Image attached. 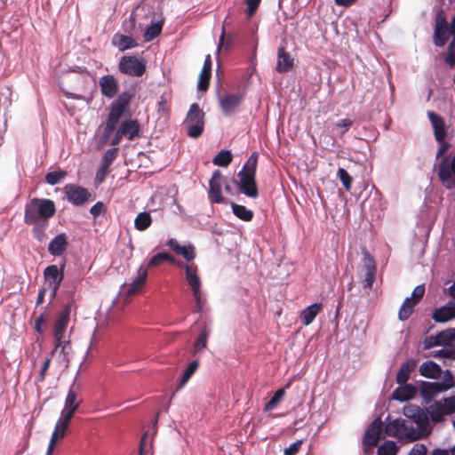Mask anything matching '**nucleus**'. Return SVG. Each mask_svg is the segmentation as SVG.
<instances>
[{
  "mask_svg": "<svg viewBox=\"0 0 455 455\" xmlns=\"http://www.w3.org/2000/svg\"><path fill=\"white\" fill-rule=\"evenodd\" d=\"M152 449V438L149 437L148 433L145 432L140 443V455L148 454Z\"/></svg>",
  "mask_w": 455,
  "mask_h": 455,
  "instance_id": "47",
  "label": "nucleus"
},
{
  "mask_svg": "<svg viewBox=\"0 0 455 455\" xmlns=\"http://www.w3.org/2000/svg\"><path fill=\"white\" fill-rule=\"evenodd\" d=\"M212 76V70L202 68L197 82V89L201 92L208 90L210 80Z\"/></svg>",
  "mask_w": 455,
  "mask_h": 455,
  "instance_id": "41",
  "label": "nucleus"
},
{
  "mask_svg": "<svg viewBox=\"0 0 455 455\" xmlns=\"http://www.w3.org/2000/svg\"><path fill=\"white\" fill-rule=\"evenodd\" d=\"M106 206L102 202H98L90 209L91 214L96 218L106 212Z\"/></svg>",
  "mask_w": 455,
  "mask_h": 455,
  "instance_id": "57",
  "label": "nucleus"
},
{
  "mask_svg": "<svg viewBox=\"0 0 455 455\" xmlns=\"http://www.w3.org/2000/svg\"><path fill=\"white\" fill-rule=\"evenodd\" d=\"M101 94L108 99L114 98L118 92V83L112 75H106L100 78Z\"/></svg>",
  "mask_w": 455,
  "mask_h": 455,
  "instance_id": "18",
  "label": "nucleus"
},
{
  "mask_svg": "<svg viewBox=\"0 0 455 455\" xmlns=\"http://www.w3.org/2000/svg\"><path fill=\"white\" fill-rule=\"evenodd\" d=\"M152 223L151 215L147 212H140L134 220L135 228L139 231H144L150 227Z\"/></svg>",
  "mask_w": 455,
  "mask_h": 455,
  "instance_id": "34",
  "label": "nucleus"
},
{
  "mask_svg": "<svg viewBox=\"0 0 455 455\" xmlns=\"http://www.w3.org/2000/svg\"><path fill=\"white\" fill-rule=\"evenodd\" d=\"M403 414L411 421V424L417 425L416 430L425 434V436L428 435V416L423 409L417 405H408L403 408Z\"/></svg>",
  "mask_w": 455,
  "mask_h": 455,
  "instance_id": "7",
  "label": "nucleus"
},
{
  "mask_svg": "<svg viewBox=\"0 0 455 455\" xmlns=\"http://www.w3.org/2000/svg\"><path fill=\"white\" fill-rule=\"evenodd\" d=\"M74 414L75 411H66L65 409L62 411L61 419L58 421V423L62 426V428L68 429Z\"/></svg>",
  "mask_w": 455,
  "mask_h": 455,
  "instance_id": "53",
  "label": "nucleus"
},
{
  "mask_svg": "<svg viewBox=\"0 0 455 455\" xmlns=\"http://www.w3.org/2000/svg\"><path fill=\"white\" fill-rule=\"evenodd\" d=\"M354 122L351 119L346 118L340 121H338L335 124L336 128H344V131L340 132V134L343 135L352 125Z\"/></svg>",
  "mask_w": 455,
  "mask_h": 455,
  "instance_id": "62",
  "label": "nucleus"
},
{
  "mask_svg": "<svg viewBox=\"0 0 455 455\" xmlns=\"http://www.w3.org/2000/svg\"><path fill=\"white\" fill-rule=\"evenodd\" d=\"M146 69V60L133 55L122 56L118 62L119 72L129 76L140 77L145 74Z\"/></svg>",
  "mask_w": 455,
  "mask_h": 455,
  "instance_id": "6",
  "label": "nucleus"
},
{
  "mask_svg": "<svg viewBox=\"0 0 455 455\" xmlns=\"http://www.w3.org/2000/svg\"><path fill=\"white\" fill-rule=\"evenodd\" d=\"M383 423L380 418L375 419L366 428L363 436V450L365 453L376 447L380 440Z\"/></svg>",
  "mask_w": 455,
  "mask_h": 455,
  "instance_id": "8",
  "label": "nucleus"
},
{
  "mask_svg": "<svg viewBox=\"0 0 455 455\" xmlns=\"http://www.w3.org/2000/svg\"><path fill=\"white\" fill-rule=\"evenodd\" d=\"M135 95L133 89L125 90L110 104V109L121 115L128 111L132 100Z\"/></svg>",
  "mask_w": 455,
  "mask_h": 455,
  "instance_id": "17",
  "label": "nucleus"
},
{
  "mask_svg": "<svg viewBox=\"0 0 455 455\" xmlns=\"http://www.w3.org/2000/svg\"><path fill=\"white\" fill-rule=\"evenodd\" d=\"M148 273V267H144L143 266L140 267L136 278L132 281L127 290L128 295H134L141 290L146 283Z\"/></svg>",
  "mask_w": 455,
  "mask_h": 455,
  "instance_id": "26",
  "label": "nucleus"
},
{
  "mask_svg": "<svg viewBox=\"0 0 455 455\" xmlns=\"http://www.w3.org/2000/svg\"><path fill=\"white\" fill-rule=\"evenodd\" d=\"M362 272L363 273V288L371 290L376 279L377 267L374 258L366 248L363 249Z\"/></svg>",
  "mask_w": 455,
  "mask_h": 455,
  "instance_id": "10",
  "label": "nucleus"
},
{
  "mask_svg": "<svg viewBox=\"0 0 455 455\" xmlns=\"http://www.w3.org/2000/svg\"><path fill=\"white\" fill-rule=\"evenodd\" d=\"M438 178L441 183L448 189L455 188V154L450 161L447 156H444L437 170Z\"/></svg>",
  "mask_w": 455,
  "mask_h": 455,
  "instance_id": "9",
  "label": "nucleus"
},
{
  "mask_svg": "<svg viewBox=\"0 0 455 455\" xmlns=\"http://www.w3.org/2000/svg\"><path fill=\"white\" fill-rule=\"evenodd\" d=\"M294 67V59L286 50V43L281 44L277 49V62L275 66L276 72L280 74L288 73Z\"/></svg>",
  "mask_w": 455,
  "mask_h": 455,
  "instance_id": "14",
  "label": "nucleus"
},
{
  "mask_svg": "<svg viewBox=\"0 0 455 455\" xmlns=\"http://www.w3.org/2000/svg\"><path fill=\"white\" fill-rule=\"evenodd\" d=\"M51 361H52L51 357L45 358V360L44 361L43 365L41 367V370H40L38 375L36 376V382L42 383L44 381L46 374H47V371L51 364Z\"/></svg>",
  "mask_w": 455,
  "mask_h": 455,
  "instance_id": "54",
  "label": "nucleus"
},
{
  "mask_svg": "<svg viewBox=\"0 0 455 455\" xmlns=\"http://www.w3.org/2000/svg\"><path fill=\"white\" fill-rule=\"evenodd\" d=\"M439 402L441 403L443 410H444L443 412H445L446 415H451L455 412V396L443 398Z\"/></svg>",
  "mask_w": 455,
  "mask_h": 455,
  "instance_id": "50",
  "label": "nucleus"
},
{
  "mask_svg": "<svg viewBox=\"0 0 455 455\" xmlns=\"http://www.w3.org/2000/svg\"><path fill=\"white\" fill-rule=\"evenodd\" d=\"M118 149L116 148L108 149L102 156L101 163L104 164L105 167L112 164L113 161L117 156Z\"/></svg>",
  "mask_w": 455,
  "mask_h": 455,
  "instance_id": "51",
  "label": "nucleus"
},
{
  "mask_svg": "<svg viewBox=\"0 0 455 455\" xmlns=\"http://www.w3.org/2000/svg\"><path fill=\"white\" fill-rule=\"evenodd\" d=\"M47 222H37L36 224H32L34 226L32 232L34 237L39 242L44 241L46 238L45 228L47 227Z\"/></svg>",
  "mask_w": 455,
  "mask_h": 455,
  "instance_id": "48",
  "label": "nucleus"
},
{
  "mask_svg": "<svg viewBox=\"0 0 455 455\" xmlns=\"http://www.w3.org/2000/svg\"><path fill=\"white\" fill-rule=\"evenodd\" d=\"M420 394L425 399H431L442 391L439 382L422 381L419 387Z\"/></svg>",
  "mask_w": 455,
  "mask_h": 455,
  "instance_id": "30",
  "label": "nucleus"
},
{
  "mask_svg": "<svg viewBox=\"0 0 455 455\" xmlns=\"http://www.w3.org/2000/svg\"><path fill=\"white\" fill-rule=\"evenodd\" d=\"M198 367H199L198 360L193 361L188 364V366L187 367V369L185 370V371L183 372V374L180 378V380L179 383V388L183 387L188 383V381L192 377V375L196 371Z\"/></svg>",
  "mask_w": 455,
  "mask_h": 455,
  "instance_id": "39",
  "label": "nucleus"
},
{
  "mask_svg": "<svg viewBox=\"0 0 455 455\" xmlns=\"http://www.w3.org/2000/svg\"><path fill=\"white\" fill-rule=\"evenodd\" d=\"M302 443V440H298L291 443L288 448L284 449L283 455H296L299 451Z\"/></svg>",
  "mask_w": 455,
  "mask_h": 455,
  "instance_id": "55",
  "label": "nucleus"
},
{
  "mask_svg": "<svg viewBox=\"0 0 455 455\" xmlns=\"http://www.w3.org/2000/svg\"><path fill=\"white\" fill-rule=\"evenodd\" d=\"M56 212L53 201L50 199L33 198L25 208L24 221L26 224H36L42 220L47 222Z\"/></svg>",
  "mask_w": 455,
  "mask_h": 455,
  "instance_id": "2",
  "label": "nucleus"
},
{
  "mask_svg": "<svg viewBox=\"0 0 455 455\" xmlns=\"http://www.w3.org/2000/svg\"><path fill=\"white\" fill-rule=\"evenodd\" d=\"M449 38L448 36V28L447 24L445 20H443V23L440 24L439 22L436 25L435 35H434V41L436 46H443L445 44Z\"/></svg>",
  "mask_w": 455,
  "mask_h": 455,
  "instance_id": "31",
  "label": "nucleus"
},
{
  "mask_svg": "<svg viewBox=\"0 0 455 455\" xmlns=\"http://www.w3.org/2000/svg\"><path fill=\"white\" fill-rule=\"evenodd\" d=\"M67 175V172L63 170H55L48 172L45 175V181L50 185H55L60 182Z\"/></svg>",
  "mask_w": 455,
  "mask_h": 455,
  "instance_id": "45",
  "label": "nucleus"
},
{
  "mask_svg": "<svg viewBox=\"0 0 455 455\" xmlns=\"http://www.w3.org/2000/svg\"><path fill=\"white\" fill-rule=\"evenodd\" d=\"M285 395L284 388L277 389L272 398L265 404L264 411H272L275 406L282 401L283 397Z\"/></svg>",
  "mask_w": 455,
  "mask_h": 455,
  "instance_id": "43",
  "label": "nucleus"
},
{
  "mask_svg": "<svg viewBox=\"0 0 455 455\" xmlns=\"http://www.w3.org/2000/svg\"><path fill=\"white\" fill-rule=\"evenodd\" d=\"M232 161V154L228 150H221L213 158L214 165L227 167Z\"/></svg>",
  "mask_w": 455,
  "mask_h": 455,
  "instance_id": "40",
  "label": "nucleus"
},
{
  "mask_svg": "<svg viewBox=\"0 0 455 455\" xmlns=\"http://www.w3.org/2000/svg\"><path fill=\"white\" fill-rule=\"evenodd\" d=\"M418 303L415 302L413 299H411L410 298H406L404 301L403 302L402 306L400 307L399 312H398V318L401 321L407 320L411 314L414 311V307H416Z\"/></svg>",
  "mask_w": 455,
  "mask_h": 455,
  "instance_id": "32",
  "label": "nucleus"
},
{
  "mask_svg": "<svg viewBox=\"0 0 455 455\" xmlns=\"http://www.w3.org/2000/svg\"><path fill=\"white\" fill-rule=\"evenodd\" d=\"M45 319L43 315H40L35 321V329L38 333H43L42 326L44 324Z\"/></svg>",
  "mask_w": 455,
  "mask_h": 455,
  "instance_id": "64",
  "label": "nucleus"
},
{
  "mask_svg": "<svg viewBox=\"0 0 455 455\" xmlns=\"http://www.w3.org/2000/svg\"><path fill=\"white\" fill-rule=\"evenodd\" d=\"M119 133L123 134L124 137L128 138L130 140H134L140 132V125L137 120H126L124 121L119 128Z\"/></svg>",
  "mask_w": 455,
  "mask_h": 455,
  "instance_id": "25",
  "label": "nucleus"
},
{
  "mask_svg": "<svg viewBox=\"0 0 455 455\" xmlns=\"http://www.w3.org/2000/svg\"><path fill=\"white\" fill-rule=\"evenodd\" d=\"M337 177L339 179L345 189L347 191H350L353 182L351 175L344 168H339Z\"/></svg>",
  "mask_w": 455,
  "mask_h": 455,
  "instance_id": "46",
  "label": "nucleus"
},
{
  "mask_svg": "<svg viewBox=\"0 0 455 455\" xmlns=\"http://www.w3.org/2000/svg\"><path fill=\"white\" fill-rule=\"evenodd\" d=\"M69 307L67 306L58 315L57 320L54 324L53 329V336H54V343L55 347L52 351V355H53L60 346L62 344V339L64 337V333L66 331L68 323L69 322Z\"/></svg>",
  "mask_w": 455,
  "mask_h": 455,
  "instance_id": "12",
  "label": "nucleus"
},
{
  "mask_svg": "<svg viewBox=\"0 0 455 455\" xmlns=\"http://www.w3.org/2000/svg\"><path fill=\"white\" fill-rule=\"evenodd\" d=\"M432 317L436 323H446L455 318V303L449 302L440 308H436Z\"/></svg>",
  "mask_w": 455,
  "mask_h": 455,
  "instance_id": "21",
  "label": "nucleus"
},
{
  "mask_svg": "<svg viewBox=\"0 0 455 455\" xmlns=\"http://www.w3.org/2000/svg\"><path fill=\"white\" fill-rule=\"evenodd\" d=\"M111 44L117 47L120 52H124L138 46V43L133 37L120 33L114 35Z\"/></svg>",
  "mask_w": 455,
  "mask_h": 455,
  "instance_id": "22",
  "label": "nucleus"
},
{
  "mask_svg": "<svg viewBox=\"0 0 455 455\" xmlns=\"http://www.w3.org/2000/svg\"><path fill=\"white\" fill-rule=\"evenodd\" d=\"M177 254L181 255L186 260L191 261L196 258L195 247L191 244L181 245Z\"/></svg>",
  "mask_w": 455,
  "mask_h": 455,
  "instance_id": "49",
  "label": "nucleus"
},
{
  "mask_svg": "<svg viewBox=\"0 0 455 455\" xmlns=\"http://www.w3.org/2000/svg\"><path fill=\"white\" fill-rule=\"evenodd\" d=\"M63 191L68 202L76 206L83 205L92 197L87 188L76 184H67Z\"/></svg>",
  "mask_w": 455,
  "mask_h": 455,
  "instance_id": "11",
  "label": "nucleus"
},
{
  "mask_svg": "<svg viewBox=\"0 0 455 455\" xmlns=\"http://www.w3.org/2000/svg\"><path fill=\"white\" fill-rule=\"evenodd\" d=\"M243 99L242 92L227 94L219 99L220 108L225 115H230L239 107Z\"/></svg>",
  "mask_w": 455,
  "mask_h": 455,
  "instance_id": "16",
  "label": "nucleus"
},
{
  "mask_svg": "<svg viewBox=\"0 0 455 455\" xmlns=\"http://www.w3.org/2000/svg\"><path fill=\"white\" fill-rule=\"evenodd\" d=\"M204 116V112L200 108L197 103L190 105L184 121L188 137L197 139L203 134L205 124Z\"/></svg>",
  "mask_w": 455,
  "mask_h": 455,
  "instance_id": "5",
  "label": "nucleus"
},
{
  "mask_svg": "<svg viewBox=\"0 0 455 455\" xmlns=\"http://www.w3.org/2000/svg\"><path fill=\"white\" fill-rule=\"evenodd\" d=\"M185 269L186 280L192 290L193 298L196 302V312H202L206 303L201 291L202 282L198 275V269L195 264H179Z\"/></svg>",
  "mask_w": 455,
  "mask_h": 455,
  "instance_id": "4",
  "label": "nucleus"
},
{
  "mask_svg": "<svg viewBox=\"0 0 455 455\" xmlns=\"http://www.w3.org/2000/svg\"><path fill=\"white\" fill-rule=\"evenodd\" d=\"M385 433L388 436L407 442H414L425 437L424 433L416 430L411 421L404 419H395L388 422L385 427Z\"/></svg>",
  "mask_w": 455,
  "mask_h": 455,
  "instance_id": "3",
  "label": "nucleus"
},
{
  "mask_svg": "<svg viewBox=\"0 0 455 455\" xmlns=\"http://www.w3.org/2000/svg\"><path fill=\"white\" fill-rule=\"evenodd\" d=\"M417 361L414 359H408L406 362L402 363L397 374H396V383L399 385L405 384L411 373L416 369Z\"/></svg>",
  "mask_w": 455,
  "mask_h": 455,
  "instance_id": "24",
  "label": "nucleus"
},
{
  "mask_svg": "<svg viewBox=\"0 0 455 455\" xmlns=\"http://www.w3.org/2000/svg\"><path fill=\"white\" fill-rule=\"evenodd\" d=\"M322 308L323 305L321 303H314L303 309L300 313V319L302 323L304 325H309L312 323Z\"/></svg>",
  "mask_w": 455,
  "mask_h": 455,
  "instance_id": "29",
  "label": "nucleus"
},
{
  "mask_svg": "<svg viewBox=\"0 0 455 455\" xmlns=\"http://www.w3.org/2000/svg\"><path fill=\"white\" fill-rule=\"evenodd\" d=\"M233 213L243 221H251L253 218V212L248 210L245 206L231 203Z\"/></svg>",
  "mask_w": 455,
  "mask_h": 455,
  "instance_id": "33",
  "label": "nucleus"
},
{
  "mask_svg": "<svg viewBox=\"0 0 455 455\" xmlns=\"http://www.w3.org/2000/svg\"><path fill=\"white\" fill-rule=\"evenodd\" d=\"M162 24L158 22L148 26L144 33L145 41L149 42L157 37L162 32Z\"/></svg>",
  "mask_w": 455,
  "mask_h": 455,
  "instance_id": "44",
  "label": "nucleus"
},
{
  "mask_svg": "<svg viewBox=\"0 0 455 455\" xmlns=\"http://www.w3.org/2000/svg\"><path fill=\"white\" fill-rule=\"evenodd\" d=\"M417 388L411 384H403L395 388L392 394V398L396 401L404 402L414 397Z\"/></svg>",
  "mask_w": 455,
  "mask_h": 455,
  "instance_id": "23",
  "label": "nucleus"
},
{
  "mask_svg": "<svg viewBox=\"0 0 455 455\" xmlns=\"http://www.w3.org/2000/svg\"><path fill=\"white\" fill-rule=\"evenodd\" d=\"M64 267L65 264H62L60 269H59L56 265H50L44 271V279L49 283V286L52 289V299L55 298L64 278Z\"/></svg>",
  "mask_w": 455,
  "mask_h": 455,
  "instance_id": "13",
  "label": "nucleus"
},
{
  "mask_svg": "<svg viewBox=\"0 0 455 455\" xmlns=\"http://www.w3.org/2000/svg\"><path fill=\"white\" fill-rule=\"evenodd\" d=\"M222 173L215 170L209 182V198L212 204H221L224 197L221 194Z\"/></svg>",
  "mask_w": 455,
  "mask_h": 455,
  "instance_id": "15",
  "label": "nucleus"
},
{
  "mask_svg": "<svg viewBox=\"0 0 455 455\" xmlns=\"http://www.w3.org/2000/svg\"><path fill=\"white\" fill-rule=\"evenodd\" d=\"M419 371L423 377L437 379L442 373V369L436 363L433 361H427L419 366Z\"/></svg>",
  "mask_w": 455,
  "mask_h": 455,
  "instance_id": "28",
  "label": "nucleus"
},
{
  "mask_svg": "<svg viewBox=\"0 0 455 455\" xmlns=\"http://www.w3.org/2000/svg\"><path fill=\"white\" fill-rule=\"evenodd\" d=\"M81 401L77 399V394L73 387L68 390V395L65 400V410L75 411L78 409Z\"/></svg>",
  "mask_w": 455,
  "mask_h": 455,
  "instance_id": "37",
  "label": "nucleus"
},
{
  "mask_svg": "<svg viewBox=\"0 0 455 455\" xmlns=\"http://www.w3.org/2000/svg\"><path fill=\"white\" fill-rule=\"evenodd\" d=\"M108 172H109V166L105 167L104 164L100 162V168L96 173V180L99 182H102L105 180Z\"/></svg>",
  "mask_w": 455,
  "mask_h": 455,
  "instance_id": "61",
  "label": "nucleus"
},
{
  "mask_svg": "<svg viewBox=\"0 0 455 455\" xmlns=\"http://www.w3.org/2000/svg\"><path fill=\"white\" fill-rule=\"evenodd\" d=\"M261 0H246L247 14L251 17L256 12Z\"/></svg>",
  "mask_w": 455,
  "mask_h": 455,
  "instance_id": "59",
  "label": "nucleus"
},
{
  "mask_svg": "<svg viewBox=\"0 0 455 455\" xmlns=\"http://www.w3.org/2000/svg\"><path fill=\"white\" fill-rule=\"evenodd\" d=\"M164 256L163 252L157 253L156 255L153 256L150 260L148 261V265L145 267L150 268L154 267H157L161 265L163 262H164Z\"/></svg>",
  "mask_w": 455,
  "mask_h": 455,
  "instance_id": "56",
  "label": "nucleus"
},
{
  "mask_svg": "<svg viewBox=\"0 0 455 455\" xmlns=\"http://www.w3.org/2000/svg\"><path fill=\"white\" fill-rule=\"evenodd\" d=\"M408 455H427V447L423 443H416Z\"/></svg>",
  "mask_w": 455,
  "mask_h": 455,
  "instance_id": "63",
  "label": "nucleus"
},
{
  "mask_svg": "<svg viewBox=\"0 0 455 455\" xmlns=\"http://www.w3.org/2000/svg\"><path fill=\"white\" fill-rule=\"evenodd\" d=\"M208 337H209V331H207L206 327H204L198 334L196 339L194 343L193 347V355H196V353L200 352L201 350L206 348L208 344Z\"/></svg>",
  "mask_w": 455,
  "mask_h": 455,
  "instance_id": "35",
  "label": "nucleus"
},
{
  "mask_svg": "<svg viewBox=\"0 0 455 455\" xmlns=\"http://www.w3.org/2000/svg\"><path fill=\"white\" fill-rule=\"evenodd\" d=\"M425 293V287L424 285H418L414 288L411 299H413L415 302L419 303Z\"/></svg>",
  "mask_w": 455,
  "mask_h": 455,
  "instance_id": "58",
  "label": "nucleus"
},
{
  "mask_svg": "<svg viewBox=\"0 0 455 455\" xmlns=\"http://www.w3.org/2000/svg\"><path fill=\"white\" fill-rule=\"evenodd\" d=\"M398 446L394 441H385L378 449V455H396Z\"/></svg>",
  "mask_w": 455,
  "mask_h": 455,
  "instance_id": "42",
  "label": "nucleus"
},
{
  "mask_svg": "<svg viewBox=\"0 0 455 455\" xmlns=\"http://www.w3.org/2000/svg\"><path fill=\"white\" fill-rule=\"evenodd\" d=\"M259 155L257 152L251 154L242 170L238 172L239 182L237 188L240 192L251 198H256L259 196V190L256 183V171Z\"/></svg>",
  "mask_w": 455,
  "mask_h": 455,
  "instance_id": "1",
  "label": "nucleus"
},
{
  "mask_svg": "<svg viewBox=\"0 0 455 455\" xmlns=\"http://www.w3.org/2000/svg\"><path fill=\"white\" fill-rule=\"evenodd\" d=\"M62 426L60 425L58 422L55 426L54 431L52 435L50 443L48 445L47 453L46 455H52V451L55 447V443L58 440L62 439L65 435V433L67 431V428H62Z\"/></svg>",
  "mask_w": 455,
  "mask_h": 455,
  "instance_id": "36",
  "label": "nucleus"
},
{
  "mask_svg": "<svg viewBox=\"0 0 455 455\" xmlns=\"http://www.w3.org/2000/svg\"><path fill=\"white\" fill-rule=\"evenodd\" d=\"M68 245V237L65 233L56 235L48 245V251L52 256H60L67 250Z\"/></svg>",
  "mask_w": 455,
  "mask_h": 455,
  "instance_id": "20",
  "label": "nucleus"
},
{
  "mask_svg": "<svg viewBox=\"0 0 455 455\" xmlns=\"http://www.w3.org/2000/svg\"><path fill=\"white\" fill-rule=\"evenodd\" d=\"M434 129V135L437 142H443L446 137V128L443 118L433 111L427 113Z\"/></svg>",
  "mask_w": 455,
  "mask_h": 455,
  "instance_id": "19",
  "label": "nucleus"
},
{
  "mask_svg": "<svg viewBox=\"0 0 455 455\" xmlns=\"http://www.w3.org/2000/svg\"><path fill=\"white\" fill-rule=\"evenodd\" d=\"M443 411L444 410H443L441 403L437 402L427 408V414L429 415L434 422H439L443 419V416L446 415Z\"/></svg>",
  "mask_w": 455,
  "mask_h": 455,
  "instance_id": "38",
  "label": "nucleus"
},
{
  "mask_svg": "<svg viewBox=\"0 0 455 455\" xmlns=\"http://www.w3.org/2000/svg\"><path fill=\"white\" fill-rule=\"evenodd\" d=\"M122 116L123 115H121V114L114 111V110H111L109 108V113H108V118H107L106 126L104 128L103 135H102V139L104 140H107L109 139L111 134L116 130V126H117V124L119 123V120L122 117Z\"/></svg>",
  "mask_w": 455,
  "mask_h": 455,
  "instance_id": "27",
  "label": "nucleus"
},
{
  "mask_svg": "<svg viewBox=\"0 0 455 455\" xmlns=\"http://www.w3.org/2000/svg\"><path fill=\"white\" fill-rule=\"evenodd\" d=\"M451 339V335L449 331H442L437 334L435 345L447 344Z\"/></svg>",
  "mask_w": 455,
  "mask_h": 455,
  "instance_id": "60",
  "label": "nucleus"
},
{
  "mask_svg": "<svg viewBox=\"0 0 455 455\" xmlns=\"http://www.w3.org/2000/svg\"><path fill=\"white\" fill-rule=\"evenodd\" d=\"M442 391H446L454 386V379L452 374L447 371L443 375L442 382H439Z\"/></svg>",
  "mask_w": 455,
  "mask_h": 455,
  "instance_id": "52",
  "label": "nucleus"
}]
</instances>
